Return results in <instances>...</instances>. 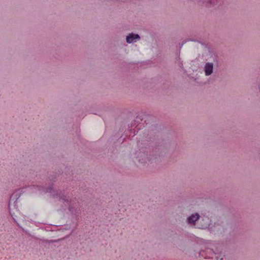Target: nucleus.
<instances>
[{
    "instance_id": "6",
    "label": "nucleus",
    "mask_w": 260,
    "mask_h": 260,
    "mask_svg": "<svg viewBox=\"0 0 260 260\" xmlns=\"http://www.w3.org/2000/svg\"><path fill=\"white\" fill-rule=\"evenodd\" d=\"M20 191H21L20 189H18V190H16V192L14 194H13L12 196L11 197L10 201V202L9 204V208L10 210L11 209V202L12 200L13 196H15L16 197L17 199H18L20 197V194L17 195V192L18 191L20 192Z\"/></svg>"
},
{
    "instance_id": "8",
    "label": "nucleus",
    "mask_w": 260,
    "mask_h": 260,
    "mask_svg": "<svg viewBox=\"0 0 260 260\" xmlns=\"http://www.w3.org/2000/svg\"><path fill=\"white\" fill-rule=\"evenodd\" d=\"M215 2L217 3L218 0H214L213 1H212V0H211L210 3H211V4H213V5H214L215 4Z\"/></svg>"
},
{
    "instance_id": "9",
    "label": "nucleus",
    "mask_w": 260,
    "mask_h": 260,
    "mask_svg": "<svg viewBox=\"0 0 260 260\" xmlns=\"http://www.w3.org/2000/svg\"><path fill=\"white\" fill-rule=\"evenodd\" d=\"M51 189V188H46V190L45 191L44 190V191L46 192H50Z\"/></svg>"
},
{
    "instance_id": "2",
    "label": "nucleus",
    "mask_w": 260,
    "mask_h": 260,
    "mask_svg": "<svg viewBox=\"0 0 260 260\" xmlns=\"http://www.w3.org/2000/svg\"><path fill=\"white\" fill-rule=\"evenodd\" d=\"M139 39H140V37L138 35L132 33L127 36L126 40L128 43H131L136 42V40Z\"/></svg>"
},
{
    "instance_id": "10",
    "label": "nucleus",
    "mask_w": 260,
    "mask_h": 260,
    "mask_svg": "<svg viewBox=\"0 0 260 260\" xmlns=\"http://www.w3.org/2000/svg\"><path fill=\"white\" fill-rule=\"evenodd\" d=\"M209 258H211L212 259L214 258V257L213 256H208Z\"/></svg>"
},
{
    "instance_id": "4",
    "label": "nucleus",
    "mask_w": 260,
    "mask_h": 260,
    "mask_svg": "<svg viewBox=\"0 0 260 260\" xmlns=\"http://www.w3.org/2000/svg\"><path fill=\"white\" fill-rule=\"evenodd\" d=\"M199 215L197 213L192 214L187 218V221L189 223H194L198 219H199Z\"/></svg>"
},
{
    "instance_id": "11",
    "label": "nucleus",
    "mask_w": 260,
    "mask_h": 260,
    "mask_svg": "<svg viewBox=\"0 0 260 260\" xmlns=\"http://www.w3.org/2000/svg\"><path fill=\"white\" fill-rule=\"evenodd\" d=\"M39 190H41L40 187H39Z\"/></svg>"
},
{
    "instance_id": "3",
    "label": "nucleus",
    "mask_w": 260,
    "mask_h": 260,
    "mask_svg": "<svg viewBox=\"0 0 260 260\" xmlns=\"http://www.w3.org/2000/svg\"><path fill=\"white\" fill-rule=\"evenodd\" d=\"M203 223H201L198 225V228L200 229L207 228L209 225L210 219L208 217H205L202 219Z\"/></svg>"
},
{
    "instance_id": "5",
    "label": "nucleus",
    "mask_w": 260,
    "mask_h": 260,
    "mask_svg": "<svg viewBox=\"0 0 260 260\" xmlns=\"http://www.w3.org/2000/svg\"><path fill=\"white\" fill-rule=\"evenodd\" d=\"M67 197L63 195L62 196H59V198L60 200H61L62 201L66 202L67 203V205H68L69 206V209L70 211H71L72 207V205L71 204V201L69 200V197L66 199Z\"/></svg>"
},
{
    "instance_id": "1",
    "label": "nucleus",
    "mask_w": 260,
    "mask_h": 260,
    "mask_svg": "<svg viewBox=\"0 0 260 260\" xmlns=\"http://www.w3.org/2000/svg\"><path fill=\"white\" fill-rule=\"evenodd\" d=\"M213 69V64L208 62L205 66V72L206 76H209L212 74Z\"/></svg>"
},
{
    "instance_id": "7",
    "label": "nucleus",
    "mask_w": 260,
    "mask_h": 260,
    "mask_svg": "<svg viewBox=\"0 0 260 260\" xmlns=\"http://www.w3.org/2000/svg\"><path fill=\"white\" fill-rule=\"evenodd\" d=\"M213 254L215 255V258L216 260H218V259H220V260L223 259V256H222V255L221 254V253H216V252H214Z\"/></svg>"
}]
</instances>
